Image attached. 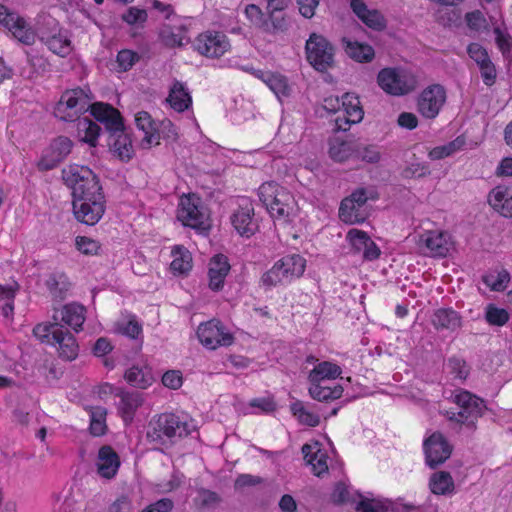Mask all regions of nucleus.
<instances>
[{
	"mask_svg": "<svg viewBox=\"0 0 512 512\" xmlns=\"http://www.w3.org/2000/svg\"><path fill=\"white\" fill-rule=\"evenodd\" d=\"M194 426L173 413H162L149 422L146 438L149 442L169 446L191 434Z\"/></svg>",
	"mask_w": 512,
	"mask_h": 512,
	"instance_id": "nucleus-1",
	"label": "nucleus"
},
{
	"mask_svg": "<svg viewBox=\"0 0 512 512\" xmlns=\"http://www.w3.org/2000/svg\"><path fill=\"white\" fill-rule=\"evenodd\" d=\"M62 179L72 190L73 201L104 195L99 177L87 166L73 164L63 168Z\"/></svg>",
	"mask_w": 512,
	"mask_h": 512,
	"instance_id": "nucleus-2",
	"label": "nucleus"
},
{
	"mask_svg": "<svg viewBox=\"0 0 512 512\" xmlns=\"http://www.w3.org/2000/svg\"><path fill=\"white\" fill-rule=\"evenodd\" d=\"M93 95L90 90L86 91L80 87L64 91L54 107L53 114L64 122H73L81 119L80 116L86 113L91 107Z\"/></svg>",
	"mask_w": 512,
	"mask_h": 512,
	"instance_id": "nucleus-3",
	"label": "nucleus"
},
{
	"mask_svg": "<svg viewBox=\"0 0 512 512\" xmlns=\"http://www.w3.org/2000/svg\"><path fill=\"white\" fill-rule=\"evenodd\" d=\"M307 62L318 72L324 73L335 66V47L318 33H311L305 43Z\"/></svg>",
	"mask_w": 512,
	"mask_h": 512,
	"instance_id": "nucleus-4",
	"label": "nucleus"
},
{
	"mask_svg": "<svg viewBox=\"0 0 512 512\" xmlns=\"http://www.w3.org/2000/svg\"><path fill=\"white\" fill-rule=\"evenodd\" d=\"M177 218L183 225L197 230L209 228L208 215L199 197L184 196L180 200Z\"/></svg>",
	"mask_w": 512,
	"mask_h": 512,
	"instance_id": "nucleus-5",
	"label": "nucleus"
},
{
	"mask_svg": "<svg viewBox=\"0 0 512 512\" xmlns=\"http://www.w3.org/2000/svg\"><path fill=\"white\" fill-rule=\"evenodd\" d=\"M378 85L388 94L401 96L415 89L414 77L396 68H384L377 76Z\"/></svg>",
	"mask_w": 512,
	"mask_h": 512,
	"instance_id": "nucleus-6",
	"label": "nucleus"
},
{
	"mask_svg": "<svg viewBox=\"0 0 512 512\" xmlns=\"http://www.w3.org/2000/svg\"><path fill=\"white\" fill-rule=\"evenodd\" d=\"M45 23L52 26L53 31L39 29V39L48 49L60 57L68 56L72 51L71 40L67 30L59 27L58 21L51 17H45Z\"/></svg>",
	"mask_w": 512,
	"mask_h": 512,
	"instance_id": "nucleus-7",
	"label": "nucleus"
},
{
	"mask_svg": "<svg viewBox=\"0 0 512 512\" xmlns=\"http://www.w3.org/2000/svg\"><path fill=\"white\" fill-rule=\"evenodd\" d=\"M454 403L460 408L458 416L460 424L474 427L478 418L482 417L486 405L485 401L467 390H460L454 395Z\"/></svg>",
	"mask_w": 512,
	"mask_h": 512,
	"instance_id": "nucleus-8",
	"label": "nucleus"
},
{
	"mask_svg": "<svg viewBox=\"0 0 512 512\" xmlns=\"http://www.w3.org/2000/svg\"><path fill=\"white\" fill-rule=\"evenodd\" d=\"M0 24L8 29L19 42L25 45L34 44L36 39L34 30L18 13L2 4H0Z\"/></svg>",
	"mask_w": 512,
	"mask_h": 512,
	"instance_id": "nucleus-9",
	"label": "nucleus"
},
{
	"mask_svg": "<svg viewBox=\"0 0 512 512\" xmlns=\"http://www.w3.org/2000/svg\"><path fill=\"white\" fill-rule=\"evenodd\" d=\"M446 102V90L440 84H432L426 87L418 97L417 110L426 119H434L438 116Z\"/></svg>",
	"mask_w": 512,
	"mask_h": 512,
	"instance_id": "nucleus-10",
	"label": "nucleus"
},
{
	"mask_svg": "<svg viewBox=\"0 0 512 512\" xmlns=\"http://www.w3.org/2000/svg\"><path fill=\"white\" fill-rule=\"evenodd\" d=\"M73 142L66 136H58L44 149L37 162L39 171H49L56 168L71 153Z\"/></svg>",
	"mask_w": 512,
	"mask_h": 512,
	"instance_id": "nucleus-11",
	"label": "nucleus"
},
{
	"mask_svg": "<svg viewBox=\"0 0 512 512\" xmlns=\"http://www.w3.org/2000/svg\"><path fill=\"white\" fill-rule=\"evenodd\" d=\"M423 449L426 464L431 469H435L442 465L452 453V446L440 432H434L425 439Z\"/></svg>",
	"mask_w": 512,
	"mask_h": 512,
	"instance_id": "nucleus-12",
	"label": "nucleus"
},
{
	"mask_svg": "<svg viewBox=\"0 0 512 512\" xmlns=\"http://www.w3.org/2000/svg\"><path fill=\"white\" fill-rule=\"evenodd\" d=\"M72 204L76 219L89 226L98 223L106 209L104 195L87 198V200L73 201Z\"/></svg>",
	"mask_w": 512,
	"mask_h": 512,
	"instance_id": "nucleus-13",
	"label": "nucleus"
},
{
	"mask_svg": "<svg viewBox=\"0 0 512 512\" xmlns=\"http://www.w3.org/2000/svg\"><path fill=\"white\" fill-rule=\"evenodd\" d=\"M254 206L247 197L239 199L238 208L231 216V223L235 230L244 237H251L258 229V224L254 219Z\"/></svg>",
	"mask_w": 512,
	"mask_h": 512,
	"instance_id": "nucleus-14",
	"label": "nucleus"
},
{
	"mask_svg": "<svg viewBox=\"0 0 512 512\" xmlns=\"http://www.w3.org/2000/svg\"><path fill=\"white\" fill-rule=\"evenodd\" d=\"M107 145L121 161L129 162L134 156V148L130 134L126 131L124 122L109 130Z\"/></svg>",
	"mask_w": 512,
	"mask_h": 512,
	"instance_id": "nucleus-15",
	"label": "nucleus"
},
{
	"mask_svg": "<svg viewBox=\"0 0 512 512\" xmlns=\"http://www.w3.org/2000/svg\"><path fill=\"white\" fill-rule=\"evenodd\" d=\"M196 49L206 57L218 58L230 49V42L221 32H206L198 36Z\"/></svg>",
	"mask_w": 512,
	"mask_h": 512,
	"instance_id": "nucleus-16",
	"label": "nucleus"
},
{
	"mask_svg": "<svg viewBox=\"0 0 512 512\" xmlns=\"http://www.w3.org/2000/svg\"><path fill=\"white\" fill-rule=\"evenodd\" d=\"M115 396L120 398L117 405L119 415L125 425L131 424L137 409L144 403L143 394L137 391H126L123 388H118Z\"/></svg>",
	"mask_w": 512,
	"mask_h": 512,
	"instance_id": "nucleus-17",
	"label": "nucleus"
},
{
	"mask_svg": "<svg viewBox=\"0 0 512 512\" xmlns=\"http://www.w3.org/2000/svg\"><path fill=\"white\" fill-rule=\"evenodd\" d=\"M419 244L429 250L433 257H445L451 247L450 235L443 231H427L420 236Z\"/></svg>",
	"mask_w": 512,
	"mask_h": 512,
	"instance_id": "nucleus-18",
	"label": "nucleus"
},
{
	"mask_svg": "<svg viewBox=\"0 0 512 512\" xmlns=\"http://www.w3.org/2000/svg\"><path fill=\"white\" fill-rule=\"evenodd\" d=\"M347 239L355 252H363L364 260L374 261L379 258L381 254L380 248L370 238L367 232L358 229H351L347 233Z\"/></svg>",
	"mask_w": 512,
	"mask_h": 512,
	"instance_id": "nucleus-19",
	"label": "nucleus"
},
{
	"mask_svg": "<svg viewBox=\"0 0 512 512\" xmlns=\"http://www.w3.org/2000/svg\"><path fill=\"white\" fill-rule=\"evenodd\" d=\"M350 7L356 16L369 28L382 31L387 26L383 14L376 9H369L363 0H351Z\"/></svg>",
	"mask_w": 512,
	"mask_h": 512,
	"instance_id": "nucleus-20",
	"label": "nucleus"
},
{
	"mask_svg": "<svg viewBox=\"0 0 512 512\" xmlns=\"http://www.w3.org/2000/svg\"><path fill=\"white\" fill-rule=\"evenodd\" d=\"M230 269L231 266L226 255H214L209 262V288L213 291H220L224 286L225 278Z\"/></svg>",
	"mask_w": 512,
	"mask_h": 512,
	"instance_id": "nucleus-21",
	"label": "nucleus"
},
{
	"mask_svg": "<svg viewBox=\"0 0 512 512\" xmlns=\"http://www.w3.org/2000/svg\"><path fill=\"white\" fill-rule=\"evenodd\" d=\"M90 114L104 125L106 132L123 122L121 113L112 105L102 102L91 103Z\"/></svg>",
	"mask_w": 512,
	"mask_h": 512,
	"instance_id": "nucleus-22",
	"label": "nucleus"
},
{
	"mask_svg": "<svg viewBox=\"0 0 512 512\" xmlns=\"http://www.w3.org/2000/svg\"><path fill=\"white\" fill-rule=\"evenodd\" d=\"M120 466L118 454L111 446L104 445L98 451L97 471L106 479H112Z\"/></svg>",
	"mask_w": 512,
	"mask_h": 512,
	"instance_id": "nucleus-23",
	"label": "nucleus"
},
{
	"mask_svg": "<svg viewBox=\"0 0 512 512\" xmlns=\"http://www.w3.org/2000/svg\"><path fill=\"white\" fill-rule=\"evenodd\" d=\"M58 331L53 334V344H58L59 357L66 361H72L77 358L79 345L67 329L57 328Z\"/></svg>",
	"mask_w": 512,
	"mask_h": 512,
	"instance_id": "nucleus-24",
	"label": "nucleus"
},
{
	"mask_svg": "<svg viewBox=\"0 0 512 512\" xmlns=\"http://www.w3.org/2000/svg\"><path fill=\"white\" fill-rule=\"evenodd\" d=\"M431 323L436 330L454 332L461 328L462 317L452 308L436 309L431 317Z\"/></svg>",
	"mask_w": 512,
	"mask_h": 512,
	"instance_id": "nucleus-25",
	"label": "nucleus"
},
{
	"mask_svg": "<svg viewBox=\"0 0 512 512\" xmlns=\"http://www.w3.org/2000/svg\"><path fill=\"white\" fill-rule=\"evenodd\" d=\"M356 510L359 512H411L407 506L398 505L389 500L367 497H363L358 502Z\"/></svg>",
	"mask_w": 512,
	"mask_h": 512,
	"instance_id": "nucleus-26",
	"label": "nucleus"
},
{
	"mask_svg": "<svg viewBox=\"0 0 512 512\" xmlns=\"http://www.w3.org/2000/svg\"><path fill=\"white\" fill-rule=\"evenodd\" d=\"M45 286L54 300L63 301L71 288V282L65 273L55 271L47 276Z\"/></svg>",
	"mask_w": 512,
	"mask_h": 512,
	"instance_id": "nucleus-27",
	"label": "nucleus"
},
{
	"mask_svg": "<svg viewBox=\"0 0 512 512\" xmlns=\"http://www.w3.org/2000/svg\"><path fill=\"white\" fill-rule=\"evenodd\" d=\"M341 41L345 53L354 61L367 63L373 60L375 51L369 44L352 41L346 37H343Z\"/></svg>",
	"mask_w": 512,
	"mask_h": 512,
	"instance_id": "nucleus-28",
	"label": "nucleus"
},
{
	"mask_svg": "<svg viewBox=\"0 0 512 512\" xmlns=\"http://www.w3.org/2000/svg\"><path fill=\"white\" fill-rule=\"evenodd\" d=\"M126 382L138 389H146L155 381L152 369L148 366H132L124 374Z\"/></svg>",
	"mask_w": 512,
	"mask_h": 512,
	"instance_id": "nucleus-29",
	"label": "nucleus"
},
{
	"mask_svg": "<svg viewBox=\"0 0 512 512\" xmlns=\"http://www.w3.org/2000/svg\"><path fill=\"white\" fill-rule=\"evenodd\" d=\"M56 312L59 319L76 332L82 329L85 321V308L82 305L76 303L67 304L60 311Z\"/></svg>",
	"mask_w": 512,
	"mask_h": 512,
	"instance_id": "nucleus-30",
	"label": "nucleus"
},
{
	"mask_svg": "<svg viewBox=\"0 0 512 512\" xmlns=\"http://www.w3.org/2000/svg\"><path fill=\"white\" fill-rule=\"evenodd\" d=\"M167 101L177 112L187 110L192 104L191 95L185 84L177 80L174 81L173 86L170 89Z\"/></svg>",
	"mask_w": 512,
	"mask_h": 512,
	"instance_id": "nucleus-31",
	"label": "nucleus"
},
{
	"mask_svg": "<svg viewBox=\"0 0 512 512\" xmlns=\"http://www.w3.org/2000/svg\"><path fill=\"white\" fill-rule=\"evenodd\" d=\"M488 202L494 209H500L503 216L512 217V192L508 187L493 189L488 196Z\"/></svg>",
	"mask_w": 512,
	"mask_h": 512,
	"instance_id": "nucleus-32",
	"label": "nucleus"
},
{
	"mask_svg": "<svg viewBox=\"0 0 512 512\" xmlns=\"http://www.w3.org/2000/svg\"><path fill=\"white\" fill-rule=\"evenodd\" d=\"M135 124L139 130L145 133L141 141V146L145 149L150 148L156 137V122L152 119L151 115L146 111H140L135 116Z\"/></svg>",
	"mask_w": 512,
	"mask_h": 512,
	"instance_id": "nucleus-33",
	"label": "nucleus"
},
{
	"mask_svg": "<svg viewBox=\"0 0 512 512\" xmlns=\"http://www.w3.org/2000/svg\"><path fill=\"white\" fill-rule=\"evenodd\" d=\"M291 27V18L284 12H267L263 32L267 34H285Z\"/></svg>",
	"mask_w": 512,
	"mask_h": 512,
	"instance_id": "nucleus-34",
	"label": "nucleus"
},
{
	"mask_svg": "<svg viewBox=\"0 0 512 512\" xmlns=\"http://www.w3.org/2000/svg\"><path fill=\"white\" fill-rule=\"evenodd\" d=\"M77 132L81 141L96 147L101 127L91 119L84 117L77 120Z\"/></svg>",
	"mask_w": 512,
	"mask_h": 512,
	"instance_id": "nucleus-35",
	"label": "nucleus"
},
{
	"mask_svg": "<svg viewBox=\"0 0 512 512\" xmlns=\"http://www.w3.org/2000/svg\"><path fill=\"white\" fill-rule=\"evenodd\" d=\"M322 382L313 383L310 382V387L308 389L309 395L317 401L320 402H329L336 399H339L343 394V387L341 385H336L333 388L328 386H323Z\"/></svg>",
	"mask_w": 512,
	"mask_h": 512,
	"instance_id": "nucleus-36",
	"label": "nucleus"
},
{
	"mask_svg": "<svg viewBox=\"0 0 512 512\" xmlns=\"http://www.w3.org/2000/svg\"><path fill=\"white\" fill-rule=\"evenodd\" d=\"M261 284L266 288L275 287L277 285H283L286 283H290L291 279L284 271V267L281 265L280 261H276L274 265L266 271L261 279Z\"/></svg>",
	"mask_w": 512,
	"mask_h": 512,
	"instance_id": "nucleus-37",
	"label": "nucleus"
},
{
	"mask_svg": "<svg viewBox=\"0 0 512 512\" xmlns=\"http://www.w3.org/2000/svg\"><path fill=\"white\" fill-rule=\"evenodd\" d=\"M341 368L331 362L323 361L316 365L309 373V382L317 383L325 379H336L341 374Z\"/></svg>",
	"mask_w": 512,
	"mask_h": 512,
	"instance_id": "nucleus-38",
	"label": "nucleus"
},
{
	"mask_svg": "<svg viewBox=\"0 0 512 512\" xmlns=\"http://www.w3.org/2000/svg\"><path fill=\"white\" fill-rule=\"evenodd\" d=\"M341 109L353 123H359L363 119L364 112L359 97L354 93L348 92L342 96Z\"/></svg>",
	"mask_w": 512,
	"mask_h": 512,
	"instance_id": "nucleus-39",
	"label": "nucleus"
},
{
	"mask_svg": "<svg viewBox=\"0 0 512 512\" xmlns=\"http://www.w3.org/2000/svg\"><path fill=\"white\" fill-rule=\"evenodd\" d=\"M199 341L208 349H216L219 346L217 338L221 336V330L212 322L202 323L197 330Z\"/></svg>",
	"mask_w": 512,
	"mask_h": 512,
	"instance_id": "nucleus-40",
	"label": "nucleus"
},
{
	"mask_svg": "<svg viewBox=\"0 0 512 512\" xmlns=\"http://www.w3.org/2000/svg\"><path fill=\"white\" fill-rule=\"evenodd\" d=\"M284 271L291 281L303 275L306 267V260L299 254L286 255L279 259Z\"/></svg>",
	"mask_w": 512,
	"mask_h": 512,
	"instance_id": "nucleus-41",
	"label": "nucleus"
},
{
	"mask_svg": "<svg viewBox=\"0 0 512 512\" xmlns=\"http://www.w3.org/2000/svg\"><path fill=\"white\" fill-rule=\"evenodd\" d=\"M430 489L437 495H446L453 491L454 482L449 472L440 471L431 476Z\"/></svg>",
	"mask_w": 512,
	"mask_h": 512,
	"instance_id": "nucleus-42",
	"label": "nucleus"
},
{
	"mask_svg": "<svg viewBox=\"0 0 512 512\" xmlns=\"http://www.w3.org/2000/svg\"><path fill=\"white\" fill-rule=\"evenodd\" d=\"M356 143L349 141H335L330 145L329 155L337 162H344L349 158H355Z\"/></svg>",
	"mask_w": 512,
	"mask_h": 512,
	"instance_id": "nucleus-43",
	"label": "nucleus"
},
{
	"mask_svg": "<svg viewBox=\"0 0 512 512\" xmlns=\"http://www.w3.org/2000/svg\"><path fill=\"white\" fill-rule=\"evenodd\" d=\"M290 410L298 421L309 427H316L320 424V417L318 414L310 412L305 407L304 403L300 400H296L290 405Z\"/></svg>",
	"mask_w": 512,
	"mask_h": 512,
	"instance_id": "nucleus-44",
	"label": "nucleus"
},
{
	"mask_svg": "<svg viewBox=\"0 0 512 512\" xmlns=\"http://www.w3.org/2000/svg\"><path fill=\"white\" fill-rule=\"evenodd\" d=\"M107 409L101 406L90 408V433L93 436H102L106 433Z\"/></svg>",
	"mask_w": 512,
	"mask_h": 512,
	"instance_id": "nucleus-45",
	"label": "nucleus"
},
{
	"mask_svg": "<svg viewBox=\"0 0 512 512\" xmlns=\"http://www.w3.org/2000/svg\"><path fill=\"white\" fill-rule=\"evenodd\" d=\"M172 254L174 259L170 264V268L174 273L185 274L191 270L192 258L186 249L177 246L173 249Z\"/></svg>",
	"mask_w": 512,
	"mask_h": 512,
	"instance_id": "nucleus-46",
	"label": "nucleus"
},
{
	"mask_svg": "<svg viewBox=\"0 0 512 512\" xmlns=\"http://www.w3.org/2000/svg\"><path fill=\"white\" fill-rule=\"evenodd\" d=\"M291 198L290 194L283 188L276 199L271 202V206L267 209L273 218H286L290 214V206L287 203Z\"/></svg>",
	"mask_w": 512,
	"mask_h": 512,
	"instance_id": "nucleus-47",
	"label": "nucleus"
},
{
	"mask_svg": "<svg viewBox=\"0 0 512 512\" xmlns=\"http://www.w3.org/2000/svg\"><path fill=\"white\" fill-rule=\"evenodd\" d=\"M183 31L182 27L175 32L170 25H164L160 28L158 36L161 43L167 48L182 47L184 45Z\"/></svg>",
	"mask_w": 512,
	"mask_h": 512,
	"instance_id": "nucleus-48",
	"label": "nucleus"
},
{
	"mask_svg": "<svg viewBox=\"0 0 512 512\" xmlns=\"http://www.w3.org/2000/svg\"><path fill=\"white\" fill-rule=\"evenodd\" d=\"M267 86L275 93L278 99L287 97L290 94V87L287 79L280 74L267 73L262 77Z\"/></svg>",
	"mask_w": 512,
	"mask_h": 512,
	"instance_id": "nucleus-49",
	"label": "nucleus"
},
{
	"mask_svg": "<svg viewBox=\"0 0 512 512\" xmlns=\"http://www.w3.org/2000/svg\"><path fill=\"white\" fill-rule=\"evenodd\" d=\"M483 282L493 291H504L510 281V273L506 269H502L497 274L489 273L482 278Z\"/></svg>",
	"mask_w": 512,
	"mask_h": 512,
	"instance_id": "nucleus-50",
	"label": "nucleus"
},
{
	"mask_svg": "<svg viewBox=\"0 0 512 512\" xmlns=\"http://www.w3.org/2000/svg\"><path fill=\"white\" fill-rule=\"evenodd\" d=\"M53 319V323H40L33 328V335L42 343L50 342V336L53 338L54 332L58 331L57 328H63V326L57 322L59 320L57 312L53 315Z\"/></svg>",
	"mask_w": 512,
	"mask_h": 512,
	"instance_id": "nucleus-51",
	"label": "nucleus"
},
{
	"mask_svg": "<svg viewBox=\"0 0 512 512\" xmlns=\"http://www.w3.org/2000/svg\"><path fill=\"white\" fill-rule=\"evenodd\" d=\"M355 159L376 164L381 159V152L376 145L356 144Z\"/></svg>",
	"mask_w": 512,
	"mask_h": 512,
	"instance_id": "nucleus-52",
	"label": "nucleus"
},
{
	"mask_svg": "<svg viewBox=\"0 0 512 512\" xmlns=\"http://www.w3.org/2000/svg\"><path fill=\"white\" fill-rule=\"evenodd\" d=\"M121 19L129 26H140L143 27L147 22L148 14L145 9L138 7H129L122 15Z\"/></svg>",
	"mask_w": 512,
	"mask_h": 512,
	"instance_id": "nucleus-53",
	"label": "nucleus"
},
{
	"mask_svg": "<svg viewBox=\"0 0 512 512\" xmlns=\"http://www.w3.org/2000/svg\"><path fill=\"white\" fill-rule=\"evenodd\" d=\"M485 319L490 325L503 326L509 320V313L494 304H488L485 311Z\"/></svg>",
	"mask_w": 512,
	"mask_h": 512,
	"instance_id": "nucleus-54",
	"label": "nucleus"
},
{
	"mask_svg": "<svg viewBox=\"0 0 512 512\" xmlns=\"http://www.w3.org/2000/svg\"><path fill=\"white\" fill-rule=\"evenodd\" d=\"M283 188L280 187L275 182H266L263 183L258 189L259 200L263 203V205L268 209L271 206V202L276 199L279 192Z\"/></svg>",
	"mask_w": 512,
	"mask_h": 512,
	"instance_id": "nucleus-55",
	"label": "nucleus"
},
{
	"mask_svg": "<svg viewBox=\"0 0 512 512\" xmlns=\"http://www.w3.org/2000/svg\"><path fill=\"white\" fill-rule=\"evenodd\" d=\"M15 294L16 289L14 287L0 285V302H4L2 314L6 318L13 314Z\"/></svg>",
	"mask_w": 512,
	"mask_h": 512,
	"instance_id": "nucleus-56",
	"label": "nucleus"
},
{
	"mask_svg": "<svg viewBox=\"0 0 512 512\" xmlns=\"http://www.w3.org/2000/svg\"><path fill=\"white\" fill-rule=\"evenodd\" d=\"M155 133L157 137L153 143L155 145L159 144L160 138L170 141H175L178 138L177 129L169 119H164L159 124H157Z\"/></svg>",
	"mask_w": 512,
	"mask_h": 512,
	"instance_id": "nucleus-57",
	"label": "nucleus"
},
{
	"mask_svg": "<svg viewBox=\"0 0 512 512\" xmlns=\"http://www.w3.org/2000/svg\"><path fill=\"white\" fill-rule=\"evenodd\" d=\"M362 207H358L354 203L353 207L344 209L343 200L339 207V217L342 221L349 224L362 223L365 220V216L361 212Z\"/></svg>",
	"mask_w": 512,
	"mask_h": 512,
	"instance_id": "nucleus-58",
	"label": "nucleus"
},
{
	"mask_svg": "<svg viewBox=\"0 0 512 512\" xmlns=\"http://www.w3.org/2000/svg\"><path fill=\"white\" fill-rule=\"evenodd\" d=\"M244 13L250 23L263 32L266 16L261 8L255 4H248L245 7Z\"/></svg>",
	"mask_w": 512,
	"mask_h": 512,
	"instance_id": "nucleus-59",
	"label": "nucleus"
},
{
	"mask_svg": "<svg viewBox=\"0 0 512 512\" xmlns=\"http://www.w3.org/2000/svg\"><path fill=\"white\" fill-rule=\"evenodd\" d=\"M139 59L140 56L136 52L128 49L119 51L116 57L119 69L124 72L130 70Z\"/></svg>",
	"mask_w": 512,
	"mask_h": 512,
	"instance_id": "nucleus-60",
	"label": "nucleus"
},
{
	"mask_svg": "<svg viewBox=\"0 0 512 512\" xmlns=\"http://www.w3.org/2000/svg\"><path fill=\"white\" fill-rule=\"evenodd\" d=\"M469 57L477 64L478 68L491 61L487 50L478 43H471L467 47Z\"/></svg>",
	"mask_w": 512,
	"mask_h": 512,
	"instance_id": "nucleus-61",
	"label": "nucleus"
},
{
	"mask_svg": "<svg viewBox=\"0 0 512 512\" xmlns=\"http://www.w3.org/2000/svg\"><path fill=\"white\" fill-rule=\"evenodd\" d=\"M447 366L454 377L460 380H465L469 375V367L466 361L459 357H451L448 360Z\"/></svg>",
	"mask_w": 512,
	"mask_h": 512,
	"instance_id": "nucleus-62",
	"label": "nucleus"
},
{
	"mask_svg": "<svg viewBox=\"0 0 512 512\" xmlns=\"http://www.w3.org/2000/svg\"><path fill=\"white\" fill-rule=\"evenodd\" d=\"M368 201V190L365 188H357L350 196L343 199L344 209L353 207L354 203L358 207H363Z\"/></svg>",
	"mask_w": 512,
	"mask_h": 512,
	"instance_id": "nucleus-63",
	"label": "nucleus"
},
{
	"mask_svg": "<svg viewBox=\"0 0 512 512\" xmlns=\"http://www.w3.org/2000/svg\"><path fill=\"white\" fill-rule=\"evenodd\" d=\"M162 383L169 389L177 390L183 384L182 373L179 370H168L162 376Z\"/></svg>",
	"mask_w": 512,
	"mask_h": 512,
	"instance_id": "nucleus-64",
	"label": "nucleus"
}]
</instances>
